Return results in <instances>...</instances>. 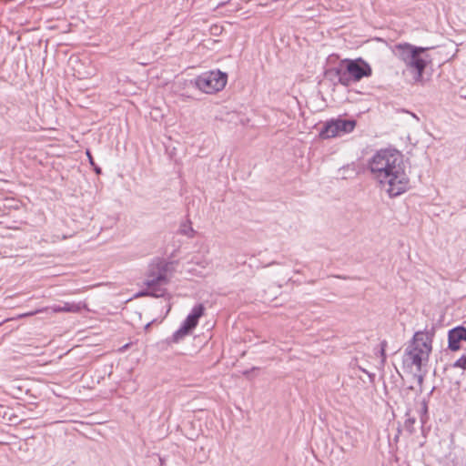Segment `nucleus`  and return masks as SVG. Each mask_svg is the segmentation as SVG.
<instances>
[{"instance_id":"nucleus-1","label":"nucleus","mask_w":466,"mask_h":466,"mask_svg":"<svg viewBox=\"0 0 466 466\" xmlns=\"http://www.w3.org/2000/svg\"><path fill=\"white\" fill-rule=\"evenodd\" d=\"M368 168L390 198L408 190L410 178L406 172L403 157L394 149H380L368 162Z\"/></svg>"},{"instance_id":"nucleus-2","label":"nucleus","mask_w":466,"mask_h":466,"mask_svg":"<svg viewBox=\"0 0 466 466\" xmlns=\"http://www.w3.org/2000/svg\"><path fill=\"white\" fill-rule=\"evenodd\" d=\"M434 330L417 331L405 349L403 355L404 368L414 371V377L421 388L423 376L420 374L421 369L429 361L432 350V339ZM421 391V389L420 390Z\"/></svg>"},{"instance_id":"nucleus-3","label":"nucleus","mask_w":466,"mask_h":466,"mask_svg":"<svg viewBox=\"0 0 466 466\" xmlns=\"http://www.w3.org/2000/svg\"><path fill=\"white\" fill-rule=\"evenodd\" d=\"M428 47L415 46L409 43H400L394 46V55L405 65L406 69L412 75L414 83H421L423 72L430 62L426 54Z\"/></svg>"},{"instance_id":"nucleus-4","label":"nucleus","mask_w":466,"mask_h":466,"mask_svg":"<svg viewBox=\"0 0 466 466\" xmlns=\"http://www.w3.org/2000/svg\"><path fill=\"white\" fill-rule=\"evenodd\" d=\"M228 81V76L219 70L208 71L198 76L195 80L196 86L204 93L213 94L222 90Z\"/></svg>"},{"instance_id":"nucleus-5","label":"nucleus","mask_w":466,"mask_h":466,"mask_svg":"<svg viewBox=\"0 0 466 466\" xmlns=\"http://www.w3.org/2000/svg\"><path fill=\"white\" fill-rule=\"evenodd\" d=\"M168 283L167 270L165 268H157V272H150L145 281L147 290L141 292L139 296H153L156 298L163 297L166 294L164 286Z\"/></svg>"},{"instance_id":"nucleus-6","label":"nucleus","mask_w":466,"mask_h":466,"mask_svg":"<svg viewBox=\"0 0 466 466\" xmlns=\"http://www.w3.org/2000/svg\"><path fill=\"white\" fill-rule=\"evenodd\" d=\"M341 66L347 67L348 72L353 76L354 82H359L372 74L370 66L361 58L345 59L341 62Z\"/></svg>"},{"instance_id":"nucleus-7","label":"nucleus","mask_w":466,"mask_h":466,"mask_svg":"<svg viewBox=\"0 0 466 466\" xmlns=\"http://www.w3.org/2000/svg\"><path fill=\"white\" fill-rule=\"evenodd\" d=\"M85 307V304L79 302H65L63 306L60 305H54L49 308H45L41 309H37L35 312H29L23 314L22 316H33L39 312H45L51 310L53 313H60V312H72V313H77L79 312L83 308Z\"/></svg>"},{"instance_id":"nucleus-8","label":"nucleus","mask_w":466,"mask_h":466,"mask_svg":"<svg viewBox=\"0 0 466 466\" xmlns=\"http://www.w3.org/2000/svg\"><path fill=\"white\" fill-rule=\"evenodd\" d=\"M466 341V328L462 326L451 329L448 333V347L456 351L461 349V342Z\"/></svg>"},{"instance_id":"nucleus-9","label":"nucleus","mask_w":466,"mask_h":466,"mask_svg":"<svg viewBox=\"0 0 466 466\" xmlns=\"http://www.w3.org/2000/svg\"><path fill=\"white\" fill-rule=\"evenodd\" d=\"M205 308L202 304L196 305L191 312L188 314L182 325H184L190 331L196 328L198 319L204 314Z\"/></svg>"},{"instance_id":"nucleus-10","label":"nucleus","mask_w":466,"mask_h":466,"mask_svg":"<svg viewBox=\"0 0 466 466\" xmlns=\"http://www.w3.org/2000/svg\"><path fill=\"white\" fill-rule=\"evenodd\" d=\"M320 134L324 138H330L340 136L336 120L328 122Z\"/></svg>"},{"instance_id":"nucleus-11","label":"nucleus","mask_w":466,"mask_h":466,"mask_svg":"<svg viewBox=\"0 0 466 466\" xmlns=\"http://www.w3.org/2000/svg\"><path fill=\"white\" fill-rule=\"evenodd\" d=\"M344 68H339L337 70L336 72V75L338 76V80H339V83L345 86H350L352 83H355L353 81V76H351V74H350L347 70V67L346 66H343Z\"/></svg>"},{"instance_id":"nucleus-12","label":"nucleus","mask_w":466,"mask_h":466,"mask_svg":"<svg viewBox=\"0 0 466 466\" xmlns=\"http://www.w3.org/2000/svg\"><path fill=\"white\" fill-rule=\"evenodd\" d=\"M336 123L340 135L351 132L356 126V122L354 120L348 119H336Z\"/></svg>"},{"instance_id":"nucleus-13","label":"nucleus","mask_w":466,"mask_h":466,"mask_svg":"<svg viewBox=\"0 0 466 466\" xmlns=\"http://www.w3.org/2000/svg\"><path fill=\"white\" fill-rule=\"evenodd\" d=\"M190 332L191 331L188 329H187L184 325H181V327L173 334L171 341L177 343Z\"/></svg>"},{"instance_id":"nucleus-14","label":"nucleus","mask_w":466,"mask_h":466,"mask_svg":"<svg viewBox=\"0 0 466 466\" xmlns=\"http://www.w3.org/2000/svg\"><path fill=\"white\" fill-rule=\"evenodd\" d=\"M179 232L182 235H185L188 238L194 237L195 231L191 227V223L189 221H186L180 225Z\"/></svg>"},{"instance_id":"nucleus-15","label":"nucleus","mask_w":466,"mask_h":466,"mask_svg":"<svg viewBox=\"0 0 466 466\" xmlns=\"http://www.w3.org/2000/svg\"><path fill=\"white\" fill-rule=\"evenodd\" d=\"M452 367L460 368L462 370V372L466 370V354H463L460 359H458L453 364Z\"/></svg>"},{"instance_id":"nucleus-16","label":"nucleus","mask_w":466,"mask_h":466,"mask_svg":"<svg viewBox=\"0 0 466 466\" xmlns=\"http://www.w3.org/2000/svg\"><path fill=\"white\" fill-rule=\"evenodd\" d=\"M386 347H387V342L385 340H383L380 343V356L382 359V362L385 361V358H386V355H385Z\"/></svg>"},{"instance_id":"nucleus-17","label":"nucleus","mask_w":466,"mask_h":466,"mask_svg":"<svg viewBox=\"0 0 466 466\" xmlns=\"http://www.w3.org/2000/svg\"><path fill=\"white\" fill-rule=\"evenodd\" d=\"M86 154H87V156L89 157V161H90L91 165H94V161H93V158L91 157V154L88 151L86 152Z\"/></svg>"},{"instance_id":"nucleus-18","label":"nucleus","mask_w":466,"mask_h":466,"mask_svg":"<svg viewBox=\"0 0 466 466\" xmlns=\"http://www.w3.org/2000/svg\"><path fill=\"white\" fill-rule=\"evenodd\" d=\"M96 172L97 174H99V173L101 172V169H100L99 167H96Z\"/></svg>"}]
</instances>
